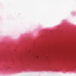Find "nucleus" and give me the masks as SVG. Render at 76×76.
Instances as JSON below:
<instances>
[{"label": "nucleus", "mask_w": 76, "mask_h": 76, "mask_svg": "<svg viewBox=\"0 0 76 76\" xmlns=\"http://www.w3.org/2000/svg\"><path fill=\"white\" fill-rule=\"evenodd\" d=\"M35 58H39V56H35Z\"/></svg>", "instance_id": "obj_1"}]
</instances>
